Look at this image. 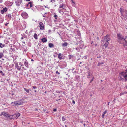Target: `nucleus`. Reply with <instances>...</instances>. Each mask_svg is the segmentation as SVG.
<instances>
[{"instance_id":"obj_8","label":"nucleus","mask_w":127,"mask_h":127,"mask_svg":"<svg viewBox=\"0 0 127 127\" xmlns=\"http://www.w3.org/2000/svg\"><path fill=\"white\" fill-rule=\"evenodd\" d=\"M21 16L24 18L25 19L27 18L28 17L27 13L25 12H23L21 14Z\"/></svg>"},{"instance_id":"obj_34","label":"nucleus","mask_w":127,"mask_h":127,"mask_svg":"<svg viewBox=\"0 0 127 127\" xmlns=\"http://www.w3.org/2000/svg\"><path fill=\"white\" fill-rule=\"evenodd\" d=\"M3 55H4L3 53H0V58H1L2 57Z\"/></svg>"},{"instance_id":"obj_57","label":"nucleus","mask_w":127,"mask_h":127,"mask_svg":"<svg viewBox=\"0 0 127 127\" xmlns=\"http://www.w3.org/2000/svg\"><path fill=\"white\" fill-rule=\"evenodd\" d=\"M3 0H0V3H2L3 2Z\"/></svg>"},{"instance_id":"obj_43","label":"nucleus","mask_w":127,"mask_h":127,"mask_svg":"<svg viewBox=\"0 0 127 127\" xmlns=\"http://www.w3.org/2000/svg\"><path fill=\"white\" fill-rule=\"evenodd\" d=\"M55 1V0H51V2H52V3L54 2Z\"/></svg>"},{"instance_id":"obj_32","label":"nucleus","mask_w":127,"mask_h":127,"mask_svg":"<svg viewBox=\"0 0 127 127\" xmlns=\"http://www.w3.org/2000/svg\"><path fill=\"white\" fill-rule=\"evenodd\" d=\"M21 35L24 38H27V36L25 35L24 33H23V34H21Z\"/></svg>"},{"instance_id":"obj_47","label":"nucleus","mask_w":127,"mask_h":127,"mask_svg":"<svg viewBox=\"0 0 127 127\" xmlns=\"http://www.w3.org/2000/svg\"><path fill=\"white\" fill-rule=\"evenodd\" d=\"M56 73L57 74H60V73L58 72V71H56Z\"/></svg>"},{"instance_id":"obj_59","label":"nucleus","mask_w":127,"mask_h":127,"mask_svg":"<svg viewBox=\"0 0 127 127\" xmlns=\"http://www.w3.org/2000/svg\"><path fill=\"white\" fill-rule=\"evenodd\" d=\"M5 51L6 52V51L5 50H3V53H4L5 52Z\"/></svg>"},{"instance_id":"obj_60","label":"nucleus","mask_w":127,"mask_h":127,"mask_svg":"<svg viewBox=\"0 0 127 127\" xmlns=\"http://www.w3.org/2000/svg\"><path fill=\"white\" fill-rule=\"evenodd\" d=\"M127 38V36H126L125 37V38H124V39H126Z\"/></svg>"},{"instance_id":"obj_23","label":"nucleus","mask_w":127,"mask_h":127,"mask_svg":"<svg viewBox=\"0 0 127 127\" xmlns=\"http://www.w3.org/2000/svg\"><path fill=\"white\" fill-rule=\"evenodd\" d=\"M48 46L50 48L54 47V45L53 44L51 43H50L49 44Z\"/></svg>"},{"instance_id":"obj_33","label":"nucleus","mask_w":127,"mask_h":127,"mask_svg":"<svg viewBox=\"0 0 127 127\" xmlns=\"http://www.w3.org/2000/svg\"><path fill=\"white\" fill-rule=\"evenodd\" d=\"M104 63H103V62H101V63L99 62L98 63L97 65L98 66H100V65L103 64Z\"/></svg>"},{"instance_id":"obj_42","label":"nucleus","mask_w":127,"mask_h":127,"mask_svg":"<svg viewBox=\"0 0 127 127\" xmlns=\"http://www.w3.org/2000/svg\"><path fill=\"white\" fill-rule=\"evenodd\" d=\"M19 65H20V66L21 67V66L23 65L22 64L21 62H19V64H18Z\"/></svg>"},{"instance_id":"obj_14","label":"nucleus","mask_w":127,"mask_h":127,"mask_svg":"<svg viewBox=\"0 0 127 127\" xmlns=\"http://www.w3.org/2000/svg\"><path fill=\"white\" fill-rule=\"evenodd\" d=\"M15 67L17 68V70L21 71L20 70L21 69V66H19V65H18V64H15Z\"/></svg>"},{"instance_id":"obj_38","label":"nucleus","mask_w":127,"mask_h":127,"mask_svg":"<svg viewBox=\"0 0 127 127\" xmlns=\"http://www.w3.org/2000/svg\"><path fill=\"white\" fill-rule=\"evenodd\" d=\"M74 68H73V69L72 70V72L73 73H76V71L75 70H74Z\"/></svg>"},{"instance_id":"obj_24","label":"nucleus","mask_w":127,"mask_h":127,"mask_svg":"<svg viewBox=\"0 0 127 127\" xmlns=\"http://www.w3.org/2000/svg\"><path fill=\"white\" fill-rule=\"evenodd\" d=\"M107 112V110H106L104 112L102 115V118H104L105 115L106 114V113Z\"/></svg>"},{"instance_id":"obj_51","label":"nucleus","mask_w":127,"mask_h":127,"mask_svg":"<svg viewBox=\"0 0 127 127\" xmlns=\"http://www.w3.org/2000/svg\"><path fill=\"white\" fill-rule=\"evenodd\" d=\"M71 1L72 4L75 3V2L73 0H71Z\"/></svg>"},{"instance_id":"obj_53","label":"nucleus","mask_w":127,"mask_h":127,"mask_svg":"<svg viewBox=\"0 0 127 127\" xmlns=\"http://www.w3.org/2000/svg\"><path fill=\"white\" fill-rule=\"evenodd\" d=\"M8 23H6L5 24V25L6 26H7V25L8 24Z\"/></svg>"},{"instance_id":"obj_35","label":"nucleus","mask_w":127,"mask_h":127,"mask_svg":"<svg viewBox=\"0 0 127 127\" xmlns=\"http://www.w3.org/2000/svg\"><path fill=\"white\" fill-rule=\"evenodd\" d=\"M68 57L69 60H70L72 57V55H69L68 56Z\"/></svg>"},{"instance_id":"obj_7","label":"nucleus","mask_w":127,"mask_h":127,"mask_svg":"<svg viewBox=\"0 0 127 127\" xmlns=\"http://www.w3.org/2000/svg\"><path fill=\"white\" fill-rule=\"evenodd\" d=\"M32 1H30L28 2L26 5V7H28V8H31L32 6Z\"/></svg>"},{"instance_id":"obj_26","label":"nucleus","mask_w":127,"mask_h":127,"mask_svg":"<svg viewBox=\"0 0 127 127\" xmlns=\"http://www.w3.org/2000/svg\"><path fill=\"white\" fill-rule=\"evenodd\" d=\"M11 104L12 105V106H17V105L16 102H12L11 103Z\"/></svg>"},{"instance_id":"obj_12","label":"nucleus","mask_w":127,"mask_h":127,"mask_svg":"<svg viewBox=\"0 0 127 127\" xmlns=\"http://www.w3.org/2000/svg\"><path fill=\"white\" fill-rule=\"evenodd\" d=\"M89 77H88H88L89 78H90L91 79L90 80V82H91L92 81H93V79H94V77L93 76V74H92L90 73L89 74Z\"/></svg>"},{"instance_id":"obj_5","label":"nucleus","mask_w":127,"mask_h":127,"mask_svg":"<svg viewBox=\"0 0 127 127\" xmlns=\"http://www.w3.org/2000/svg\"><path fill=\"white\" fill-rule=\"evenodd\" d=\"M38 11L41 12V11L43 10H44L45 9L43 8V7L42 6H38L36 7Z\"/></svg>"},{"instance_id":"obj_17","label":"nucleus","mask_w":127,"mask_h":127,"mask_svg":"<svg viewBox=\"0 0 127 127\" xmlns=\"http://www.w3.org/2000/svg\"><path fill=\"white\" fill-rule=\"evenodd\" d=\"M63 55L61 54V53H59L58 55V58H59L60 60H61L62 59H64V58H62V56Z\"/></svg>"},{"instance_id":"obj_3","label":"nucleus","mask_w":127,"mask_h":127,"mask_svg":"<svg viewBox=\"0 0 127 127\" xmlns=\"http://www.w3.org/2000/svg\"><path fill=\"white\" fill-rule=\"evenodd\" d=\"M117 36L118 42L120 43H122L125 39H124L123 36L120 34H117Z\"/></svg>"},{"instance_id":"obj_52","label":"nucleus","mask_w":127,"mask_h":127,"mask_svg":"<svg viewBox=\"0 0 127 127\" xmlns=\"http://www.w3.org/2000/svg\"><path fill=\"white\" fill-rule=\"evenodd\" d=\"M72 102L74 104L75 103V101L74 100H73L72 101Z\"/></svg>"},{"instance_id":"obj_62","label":"nucleus","mask_w":127,"mask_h":127,"mask_svg":"<svg viewBox=\"0 0 127 127\" xmlns=\"http://www.w3.org/2000/svg\"><path fill=\"white\" fill-rule=\"evenodd\" d=\"M24 67L23 66V67H22V69L23 70V69H24Z\"/></svg>"},{"instance_id":"obj_46","label":"nucleus","mask_w":127,"mask_h":127,"mask_svg":"<svg viewBox=\"0 0 127 127\" xmlns=\"http://www.w3.org/2000/svg\"><path fill=\"white\" fill-rule=\"evenodd\" d=\"M72 6L73 7H75V3H72Z\"/></svg>"},{"instance_id":"obj_54","label":"nucleus","mask_w":127,"mask_h":127,"mask_svg":"<svg viewBox=\"0 0 127 127\" xmlns=\"http://www.w3.org/2000/svg\"><path fill=\"white\" fill-rule=\"evenodd\" d=\"M38 45H39V46H41V43H38Z\"/></svg>"},{"instance_id":"obj_10","label":"nucleus","mask_w":127,"mask_h":127,"mask_svg":"<svg viewBox=\"0 0 127 127\" xmlns=\"http://www.w3.org/2000/svg\"><path fill=\"white\" fill-rule=\"evenodd\" d=\"M39 25L40 29L41 30H44V25L43 23L41 22H40L39 23Z\"/></svg>"},{"instance_id":"obj_22","label":"nucleus","mask_w":127,"mask_h":127,"mask_svg":"<svg viewBox=\"0 0 127 127\" xmlns=\"http://www.w3.org/2000/svg\"><path fill=\"white\" fill-rule=\"evenodd\" d=\"M68 43L66 42H64L62 44V46L63 47H66L67 46Z\"/></svg>"},{"instance_id":"obj_21","label":"nucleus","mask_w":127,"mask_h":127,"mask_svg":"<svg viewBox=\"0 0 127 127\" xmlns=\"http://www.w3.org/2000/svg\"><path fill=\"white\" fill-rule=\"evenodd\" d=\"M16 102L17 104V106L18 105H21L22 103V101L21 100H20L18 101H16Z\"/></svg>"},{"instance_id":"obj_15","label":"nucleus","mask_w":127,"mask_h":127,"mask_svg":"<svg viewBox=\"0 0 127 127\" xmlns=\"http://www.w3.org/2000/svg\"><path fill=\"white\" fill-rule=\"evenodd\" d=\"M121 44H123L124 47H125L126 46L127 47V41L125 39V40H124L123 42V43Z\"/></svg>"},{"instance_id":"obj_50","label":"nucleus","mask_w":127,"mask_h":127,"mask_svg":"<svg viewBox=\"0 0 127 127\" xmlns=\"http://www.w3.org/2000/svg\"><path fill=\"white\" fill-rule=\"evenodd\" d=\"M1 75L3 76H4L5 74L3 73V72L2 71V72L1 73Z\"/></svg>"},{"instance_id":"obj_58","label":"nucleus","mask_w":127,"mask_h":127,"mask_svg":"<svg viewBox=\"0 0 127 127\" xmlns=\"http://www.w3.org/2000/svg\"><path fill=\"white\" fill-rule=\"evenodd\" d=\"M2 71L0 70V74L2 72Z\"/></svg>"},{"instance_id":"obj_20","label":"nucleus","mask_w":127,"mask_h":127,"mask_svg":"<svg viewBox=\"0 0 127 127\" xmlns=\"http://www.w3.org/2000/svg\"><path fill=\"white\" fill-rule=\"evenodd\" d=\"M59 8H62V9H64V8H65V4L64 3H62V5H60L59 6Z\"/></svg>"},{"instance_id":"obj_55","label":"nucleus","mask_w":127,"mask_h":127,"mask_svg":"<svg viewBox=\"0 0 127 127\" xmlns=\"http://www.w3.org/2000/svg\"><path fill=\"white\" fill-rule=\"evenodd\" d=\"M51 32V30H49L48 31V32L49 33H50Z\"/></svg>"},{"instance_id":"obj_13","label":"nucleus","mask_w":127,"mask_h":127,"mask_svg":"<svg viewBox=\"0 0 127 127\" xmlns=\"http://www.w3.org/2000/svg\"><path fill=\"white\" fill-rule=\"evenodd\" d=\"M7 9L6 7H5L3 8L2 10H1V14H3L4 12H6L7 11Z\"/></svg>"},{"instance_id":"obj_44","label":"nucleus","mask_w":127,"mask_h":127,"mask_svg":"<svg viewBox=\"0 0 127 127\" xmlns=\"http://www.w3.org/2000/svg\"><path fill=\"white\" fill-rule=\"evenodd\" d=\"M44 7L45 8H47L48 9L50 8V7H48V5H46V6H44Z\"/></svg>"},{"instance_id":"obj_56","label":"nucleus","mask_w":127,"mask_h":127,"mask_svg":"<svg viewBox=\"0 0 127 127\" xmlns=\"http://www.w3.org/2000/svg\"><path fill=\"white\" fill-rule=\"evenodd\" d=\"M42 16L43 17H46V15L45 14H43V15H42Z\"/></svg>"},{"instance_id":"obj_4","label":"nucleus","mask_w":127,"mask_h":127,"mask_svg":"<svg viewBox=\"0 0 127 127\" xmlns=\"http://www.w3.org/2000/svg\"><path fill=\"white\" fill-rule=\"evenodd\" d=\"M4 116L5 117L9 118L10 119H12L13 115H10L7 113V112L3 111L2 112L0 115V116Z\"/></svg>"},{"instance_id":"obj_1","label":"nucleus","mask_w":127,"mask_h":127,"mask_svg":"<svg viewBox=\"0 0 127 127\" xmlns=\"http://www.w3.org/2000/svg\"><path fill=\"white\" fill-rule=\"evenodd\" d=\"M119 78L121 80L124 78L126 80H127V69L125 71L119 73Z\"/></svg>"},{"instance_id":"obj_49","label":"nucleus","mask_w":127,"mask_h":127,"mask_svg":"<svg viewBox=\"0 0 127 127\" xmlns=\"http://www.w3.org/2000/svg\"><path fill=\"white\" fill-rule=\"evenodd\" d=\"M32 88L34 89H36L37 88V87L35 86H33Z\"/></svg>"},{"instance_id":"obj_28","label":"nucleus","mask_w":127,"mask_h":127,"mask_svg":"<svg viewBox=\"0 0 127 127\" xmlns=\"http://www.w3.org/2000/svg\"><path fill=\"white\" fill-rule=\"evenodd\" d=\"M37 36V34L36 33H35L33 35V37L35 39H38Z\"/></svg>"},{"instance_id":"obj_25","label":"nucleus","mask_w":127,"mask_h":127,"mask_svg":"<svg viewBox=\"0 0 127 127\" xmlns=\"http://www.w3.org/2000/svg\"><path fill=\"white\" fill-rule=\"evenodd\" d=\"M24 89L25 91L27 93H29L30 92V91H31V90L28 89L26 88H24Z\"/></svg>"},{"instance_id":"obj_48","label":"nucleus","mask_w":127,"mask_h":127,"mask_svg":"<svg viewBox=\"0 0 127 127\" xmlns=\"http://www.w3.org/2000/svg\"><path fill=\"white\" fill-rule=\"evenodd\" d=\"M53 111L54 112H56L57 111V109L56 108H54L53 110Z\"/></svg>"},{"instance_id":"obj_29","label":"nucleus","mask_w":127,"mask_h":127,"mask_svg":"<svg viewBox=\"0 0 127 127\" xmlns=\"http://www.w3.org/2000/svg\"><path fill=\"white\" fill-rule=\"evenodd\" d=\"M127 94V92H122L121 93H120V96H121L122 95L126 94Z\"/></svg>"},{"instance_id":"obj_27","label":"nucleus","mask_w":127,"mask_h":127,"mask_svg":"<svg viewBox=\"0 0 127 127\" xmlns=\"http://www.w3.org/2000/svg\"><path fill=\"white\" fill-rule=\"evenodd\" d=\"M7 16L8 18H9V20H10L12 18L11 15L10 14H8L7 15H6Z\"/></svg>"},{"instance_id":"obj_31","label":"nucleus","mask_w":127,"mask_h":127,"mask_svg":"<svg viewBox=\"0 0 127 127\" xmlns=\"http://www.w3.org/2000/svg\"><path fill=\"white\" fill-rule=\"evenodd\" d=\"M15 115L17 118H18L19 117L20 114L19 113H16Z\"/></svg>"},{"instance_id":"obj_64","label":"nucleus","mask_w":127,"mask_h":127,"mask_svg":"<svg viewBox=\"0 0 127 127\" xmlns=\"http://www.w3.org/2000/svg\"><path fill=\"white\" fill-rule=\"evenodd\" d=\"M23 38H24V37H23L22 36V37L21 38V39H23Z\"/></svg>"},{"instance_id":"obj_9","label":"nucleus","mask_w":127,"mask_h":127,"mask_svg":"<svg viewBox=\"0 0 127 127\" xmlns=\"http://www.w3.org/2000/svg\"><path fill=\"white\" fill-rule=\"evenodd\" d=\"M13 1L10 2V1L5 2V4L8 6H11L12 5L13 3Z\"/></svg>"},{"instance_id":"obj_40","label":"nucleus","mask_w":127,"mask_h":127,"mask_svg":"<svg viewBox=\"0 0 127 127\" xmlns=\"http://www.w3.org/2000/svg\"><path fill=\"white\" fill-rule=\"evenodd\" d=\"M54 16L55 18V19H57L58 17V16L57 15L55 14L54 15Z\"/></svg>"},{"instance_id":"obj_11","label":"nucleus","mask_w":127,"mask_h":127,"mask_svg":"<svg viewBox=\"0 0 127 127\" xmlns=\"http://www.w3.org/2000/svg\"><path fill=\"white\" fill-rule=\"evenodd\" d=\"M22 2V0H18L15 3L16 5L18 7L20 6V5Z\"/></svg>"},{"instance_id":"obj_19","label":"nucleus","mask_w":127,"mask_h":127,"mask_svg":"<svg viewBox=\"0 0 127 127\" xmlns=\"http://www.w3.org/2000/svg\"><path fill=\"white\" fill-rule=\"evenodd\" d=\"M43 43H45L47 41V39L46 38H44L41 39Z\"/></svg>"},{"instance_id":"obj_2","label":"nucleus","mask_w":127,"mask_h":127,"mask_svg":"<svg viewBox=\"0 0 127 127\" xmlns=\"http://www.w3.org/2000/svg\"><path fill=\"white\" fill-rule=\"evenodd\" d=\"M110 40V37L107 35L104 37L103 40H102V41L103 42V43L104 44V46L105 47V48H106L108 46L109 44L108 41Z\"/></svg>"},{"instance_id":"obj_16","label":"nucleus","mask_w":127,"mask_h":127,"mask_svg":"<svg viewBox=\"0 0 127 127\" xmlns=\"http://www.w3.org/2000/svg\"><path fill=\"white\" fill-rule=\"evenodd\" d=\"M80 78V76H79V75H77L75 77V81H79Z\"/></svg>"},{"instance_id":"obj_30","label":"nucleus","mask_w":127,"mask_h":127,"mask_svg":"<svg viewBox=\"0 0 127 127\" xmlns=\"http://www.w3.org/2000/svg\"><path fill=\"white\" fill-rule=\"evenodd\" d=\"M5 46V44H2L1 43H0V47L1 48H3Z\"/></svg>"},{"instance_id":"obj_63","label":"nucleus","mask_w":127,"mask_h":127,"mask_svg":"<svg viewBox=\"0 0 127 127\" xmlns=\"http://www.w3.org/2000/svg\"><path fill=\"white\" fill-rule=\"evenodd\" d=\"M60 99H57L56 100V101H58V100H60Z\"/></svg>"},{"instance_id":"obj_39","label":"nucleus","mask_w":127,"mask_h":127,"mask_svg":"<svg viewBox=\"0 0 127 127\" xmlns=\"http://www.w3.org/2000/svg\"><path fill=\"white\" fill-rule=\"evenodd\" d=\"M62 120L63 121H64L65 120V118L63 116L62 117Z\"/></svg>"},{"instance_id":"obj_61","label":"nucleus","mask_w":127,"mask_h":127,"mask_svg":"<svg viewBox=\"0 0 127 127\" xmlns=\"http://www.w3.org/2000/svg\"><path fill=\"white\" fill-rule=\"evenodd\" d=\"M14 95V93H12V95Z\"/></svg>"},{"instance_id":"obj_45","label":"nucleus","mask_w":127,"mask_h":127,"mask_svg":"<svg viewBox=\"0 0 127 127\" xmlns=\"http://www.w3.org/2000/svg\"><path fill=\"white\" fill-rule=\"evenodd\" d=\"M123 11V9H122L121 8H120V12H121V13H122V11Z\"/></svg>"},{"instance_id":"obj_37","label":"nucleus","mask_w":127,"mask_h":127,"mask_svg":"<svg viewBox=\"0 0 127 127\" xmlns=\"http://www.w3.org/2000/svg\"><path fill=\"white\" fill-rule=\"evenodd\" d=\"M60 8H59V9H58L59 12V13H61V12H62L63 11V9H62H62H60Z\"/></svg>"},{"instance_id":"obj_6","label":"nucleus","mask_w":127,"mask_h":127,"mask_svg":"<svg viewBox=\"0 0 127 127\" xmlns=\"http://www.w3.org/2000/svg\"><path fill=\"white\" fill-rule=\"evenodd\" d=\"M60 67L61 68H63L66 66V64L65 62L60 63Z\"/></svg>"},{"instance_id":"obj_41","label":"nucleus","mask_w":127,"mask_h":127,"mask_svg":"<svg viewBox=\"0 0 127 127\" xmlns=\"http://www.w3.org/2000/svg\"><path fill=\"white\" fill-rule=\"evenodd\" d=\"M28 45L29 46L31 47V44L30 42H28Z\"/></svg>"},{"instance_id":"obj_36","label":"nucleus","mask_w":127,"mask_h":127,"mask_svg":"<svg viewBox=\"0 0 127 127\" xmlns=\"http://www.w3.org/2000/svg\"><path fill=\"white\" fill-rule=\"evenodd\" d=\"M81 47H77L75 48L76 50L78 51H79L80 49H81Z\"/></svg>"},{"instance_id":"obj_18","label":"nucleus","mask_w":127,"mask_h":127,"mask_svg":"<svg viewBox=\"0 0 127 127\" xmlns=\"http://www.w3.org/2000/svg\"><path fill=\"white\" fill-rule=\"evenodd\" d=\"M24 64L25 66L27 68H29V66L28 65V63L27 61L25 60V61L24 62Z\"/></svg>"}]
</instances>
